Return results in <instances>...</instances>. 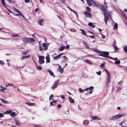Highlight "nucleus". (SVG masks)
<instances>
[{"instance_id": "f257e3e1", "label": "nucleus", "mask_w": 127, "mask_h": 127, "mask_svg": "<svg viewBox=\"0 0 127 127\" xmlns=\"http://www.w3.org/2000/svg\"><path fill=\"white\" fill-rule=\"evenodd\" d=\"M42 46L43 47V49L42 47L41 46L40 44H39V50L40 51H42L43 50L44 51H45L47 50L48 48V46L45 43H43L42 44Z\"/></svg>"}, {"instance_id": "f03ea898", "label": "nucleus", "mask_w": 127, "mask_h": 127, "mask_svg": "<svg viewBox=\"0 0 127 127\" xmlns=\"http://www.w3.org/2000/svg\"><path fill=\"white\" fill-rule=\"evenodd\" d=\"M94 88L93 87L91 86L89 88H86L84 90H83L81 88H80L79 89V91L80 93H82V92H84L85 91L88 90L90 89V92H89V94H91L92 93V89H94Z\"/></svg>"}, {"instance_id": "7ed1b4c3", "label": "nucleus", "mask_w": 127, "mask_h": 127, "mask_svg": "<svg viewBox=\"0 0 127 127\" xmlns=\"http://www.w3.org/2000/svg\"><path fill=\"white\" fill-rule=\"evenodd\" d=\"M110 12L107 10V11H104V21L105 22V24H107V21H108V13Z\"/></svg>"}, {"instance_id": "20e7f679", "label": "nucleus", "mask_w": 127, "mask_h": 127, "mask_svg": "<svg viewBox=\"0 0 127 127\" xmlns=\"http://www.w3.org/2000/svg\"><path fill=\"white\" fill-rule=\"evenodd\" d=\"M99 55V56L106 58L107 57V56L109 55V53L107 51H100Z\"/></svg>"}, {"instance_id": "39448f33", "label": "nucleus", "mask_w": 127, "mask_h": 127, "mask_svg": "<svg viewBox=\"0 0 127 127\" xmlns=\"http://www.w3.org/2000/svg\"><path fill=\"white\" fill-rule=\"evenodd\" d=\"M123 116V115L119 114L114 116L110 118V120H115L121 118Z\"/></svg>"}, {"instance_id": "423d86ee", "label": "nucleus", "mask_w": 127, "mask_h": 127, "mask_svg": "<svg viewBox=\"0 0 127 127\" xmlns=\"http://www.w3.org/2000/svg\"><path fill=\"white\" fill-rule=\"evenodd\" d=\"M39 63L40 64H43L44 62V57L42 56H39Z\"/></svg>"}, {"instance_id": "0eeeda50", "label": "nucleus", "mask_w": 127, "mask_h": 127, "mask_svg": "<svg viewBox=\"0 0 127 127\" xmlns=\"http://www.w3.org/2000/svg\"><path fill=\"white\" fill-rule=\"evenodd\" d=\"M14 10L15 12L18 13V14H15V15L16 16H21L24 19V16L22 13L18 9L16 8H14Z\"/></svg>"}, {"instance_id": "6e6552de", "label": "nucleus", "mask_w": 127, "mask_h": 127, "mask_svg": "<svg viewBox=\"0 0 127 127\" xmlns=\"http://www.w3.org/2000/svg\"><path fill=\"white\" fill-rule=\"evenodd\" d=\"M107 6H105L102 5H100L99 6V8L101 9L102 12L107 11Z\"/></svg>"}, {"instance_id": "1a4fd4ad", "label": "nucleus", "mask_w": 127, "mask_h": 127, "mask_svg": "<svg viewBox=\"0 0 127 127\" xmlns=\"http://www.w3.org/2000/svg\"><path fill=\"white\" fill-rule=\"evenodd\" d=\"M59 83V81H56L54 82V85L52 87V89L54 90L55 88L57 87Z\"/></svg>"}, {"instance_id": "9d476101", "label": "nucleus", "mask_w": 127, "mask_h": 127, "mask_svg": "<svg viewBox=\"0 0 127 127\" xmlns=\"http://www.w3.org/2000/svg\"><path fill=\"white\" fill-rule=\"evenodd\" d=\"M84 15L87 17L89 18H91L92 16L91 13L87 11H85L84 12Z\"/></svg>"}, {"instance_id": "9b49d317", "label": "nucleus", "mask_w": 127, "mask_h": 127, "mask_svg": "<svg viewBox=\"0 0 127 127\" xmlns=\"http://www.w3.org/2000/svg\"><path fill=\"white\" fill-rule=\"evenodd\" d=\"M110 75H108L107 79L106 82V85L107 86H109V83L110 81Z\"/></svg>"}, {"instance_id": "f8f14e48", "label": "nucleus", "mask_w": 127, "mask_h": 127, "mask_svg": "<svg viewBox=\"0 0 127 127\" xmlns=\"http://www.w3.org/2000/svg\"><path fill=\"white\" fill-rule=\"evenodd\" d=\"M87 3L88 4V5L89 6H91L92 4V3H93V0H86Z\"/></svg>"}, {"instance_id": "ddd939ff", "label": "nucleus", "mask_w": 127, "mask_h": 127, "mask_svg": "<svg viewBox=\"0 0 127 127\" xmlns=\"http://www.w3.org/2000/svg\"><path fill=\"white\" fill-rule=\"evenodd\" d=\"M28 42H33L35 40V39L33 38H28Z\"/></svg>"}, {"instance_id": "4468645a", "label": "nucleus", "mask_w": 127, "mask_h": 127, "mask_svg": "<svg viewBox=\"0 0 127 127\" xmlns=\"http://www.w3.org/2000/svg\"><path fill=\"white\" fill-rule=\"evenodd\" d=\"M83 43L85 46V47L86 48L89 49L90 48L89 46L88 45L86 42L84 41H83Z\"/></svg>"}, {"instance_id": "2eb2a0df", "label": "nucleus", "mask_w": 127, "mask_h": 127, "mask_svg": "<svg viewBox=\"0 0 127 127\" xmlns=\"http://www.w3.org/2000/svg\"><path fill=\"white\" fill-rule=\"evenodd\" d=\"M89 123V121L87 120H84L83 122V124L85 125H88Z\"/></svg>"}, {"instance_id": "dca6fc26", "label": "nucleus", "mask_w": 127, "mask_h": 127, "mask_svg": "<svg viewBox=\"0 0 127 127\" xmlns=\"http://www.w3.org/2000/svg\"><path fill=\"white\" fill-rule=\"evenodd\" d=\"M48 72L52 76H54V77H55V76L54 75L53 72L50 70H47Z\"/></svg>"}, {"instance_id": "f3484780", "label": "nucleus", "mask_w": 127, "mask_h": 127, "mask_svg": "<svg viewBox=\"0 0 127 127\" xmlns=\"http://www.w3.org/2000/svg\"><path fill=\"white\" fill-rule=\"evenodd\" d=\"M28 38L27 37H23L22 38V40L25 42H28Z\"/></svg>"}, {"instance_id": "a211bd4d", "label": "nucleus", "mask_w": 127, "mask_h": 127, "mask_svg": "<svg viewBox=\"0 0 127 127\" xmlns=\"http://www.w3.org/2000/svg\"><path fill=\"white\" fill-rule=\"evenodd\" d=\"M59 69L61 73H63L64 72V69L62 68L60 65L58 66Z\"/></svg>"}, {"instance_id": "6ab92c4d", "label": "nucleus", "mask_w": 127, "mask_h": 127, "mask_svg": "<svg viewBox=\"0 0 127 127\" xmlns=\"http://www.w3.org/2000/svg\"><path fill=\"white\" fill-rule=\"evenodd\" d=\"M80 30L82 32V34L84 35L87 36V35L86 34V32L84 30L82 29H80Z\"/></svg>"}, {"instance_id": "aec40b11", "label": "nucleus", "mask_w": 127, "mask_h": 127, "mask_svg": "<svg viewBox=\"0 0 127 127\" xmlns=\"http://www.w3.org/2000/svg\"><path fill=\"white\" fill-rule=\"evenodd\" d=\"M68 99L69 102L72 103H73L74 102V100L72 99L70 97H69Z\"/></svg>"}, {"instance_id": "412c9836", "label": "nucleus", "mask_w": 127, "mask_h": 127, "mask_svg": "<svg viewBox=\"0 0 127 127\" xmlns=\"http://www.w3.org/2000/svg\"><path fill=\"white\" fill-rule=\"evenodd\" d=\"M26 104L30 106H33L35 104V103H31V102H27L26 103Z\"/></svg>"}, {"instance_id": "4be33fe9", "label": "nucleus", "mask_w": 127, "mask_h": 127, "mask_svg": "<svg viewBox=\"0 0 127 127\" xmlns=\"http://www.w3.org/2000/svg\"><path fill=\"white\" fill-rule=\"evenodd\" d=\"M46 62L47 63H49L50 62V57L49 56H47L46 57Z\"/></svg>"}, {"instance_id": "5701e85b", "label": "nucleus", "mask_w": 127, "mask_h": 127, "mask_svg": "<svg viewBox=\"0 0 127 127\" xmlns=\"http://www.w3.org/2000/svg\"><path fill=\"white\" fill-rule=\"evenodd\" d=\"M16 124L17 126H19L21 125V124L19 121L16 120L15 121Z\"/></svg>"}, {"instance_id": "b1692460", "label": "nucleus", "mask_w": 127, "mask_h": 127, "mask_svg": "<svg viewBox=\"0 0 127 127\" xmlns=\"http://www.w3.org/2000/svg\"><path fill=\"white\" fill-rule=\"evenodd\" d=\"M30 57V55H28L27 56H24L21 58L22 60H23L26 58H29Z\"/></svg>"}, {"instance_id": "393cba45", "label": "nucleus", "mask_w": 127, "mask_h": 127, "mask_svg": "<svg viewBox=\"0 0 127 127\" xmlns=\"http://www.w3.org/2000/svg\"><path fill=\"white\" fill-rule=\"evenodd\" d=\"M60 58V57L59 55H58L54 57L53 59L55 60H57L59 59Z\"/></svg>"}, {"instance_id": "a878e982", "label": "nucleus", "mask_w": 127, "mask_h": 127, "mask_svg": "<svg viewBox=\"0 0 127 127\" xmlns=\"http://www.w3.org/2000/svg\"><path fill=\"white\" fill-rule=\"evenodd\" d=\"M12 112V111L11 110H7V111H6L5 112V113H4V114H11Z\"/></svg>"}, {"instance_id": "bb28decb", "label": "nucleus", "mask_w": 127, "mask_h": 127, "mask_svg": "<svg viewBox=\"0 0 127 127\" xmlns=\"http://www.w3.org/2000/svg\"><path fill=\"white\" fill-rule=\"evenodd\" d=\"M92 118L93 120H100V118L98 117L97 116H92Z\"/></svg>"}, {"instance_id": "cd10ccee", "label": "nucleus", "mask_w": 127, "mask_h": 127, "mask_svg": "<svg viewBox=\"0 0 127 127\" xmlns=\"http://www.w3.org/2000/svg\"><path fill=\"white\" fill-rule=\"evenodd\" d=\"M44 20L43 19L39 20L38 21V23L41 26L42 25V22L44 21Z\"/></svg>"}, {"instance_id": "c85d7f7f", "label": "nucleus", "mask_w": 127, "mask_h": 127, "mask_svg": "<svg viewBox=\"0 0 127 127\" xmlns=\"http://www.w3.org/2000/svg\"><path fill=\"white\" fill-rule=\"evenodd\" d=\"M0 99L1 100V101H2V102H3L4 103H8V102L7 101L4 100L2 98H0Z\"/></svg>"}, {"instance_id": "c756f323", "label": "nucleus", "mask_w": 127, "mask_h": 127, "mask_svg": "<svg viewBox=\"0 0 127 127\" xmlns=\"http://www.w3.org/2000/svg\"><path fill=\"white\" fill-rule=\"evenodd\" d=\"M86 9L87 11H88V12H90L91 11L90 8L88 6H86Z\"/></svg>"}, {"instance_id": "7c9ffc66", "label": "nucleus", "mask_w": 127, "mask_h": 127, "mask_svg": "<svg viewBox=\"0 0 127 127\" xmlns=\"http://www.w3.org/2000/svg\"><path fill=\"white\" fill-rule=\"evenodd\" d=\"M16 114V113L15 112H13L11 113L10 114V115L12 117H14L15 116V115Z\"/></svg>"}, {"instance_id": "2f4dec72", "label": "nucleus", "mask_w": 127, "mask_h": 127, "mask_svg": "<svg viewBox=\"0 0 127 127\" xmlns=\"http://www.w3.org/2000/svg\"><path fill=\"white\" fill-rule=\"evenodd\" d=\"M65 47L64 46L62 47L60 49V51H63V50H64L65 48Z\"/></svg>"}, {"instance_id": "473e14b6", "label": "nucleus", "mask_w": 127, "mask_h": 127, "mask_svg": "<svg viewBox=\"0 0 127 127\" xmlns=\"http://www.w3.org/2000/svg\"><path fill=\"white\" fill-rule=\"evenodd\" d=\"M94 51L96 53H97L98 54H99L100 53V51H99L98 50L96 49H95Z\"/></svg>"}, {"instance_id": "72a5a7b5", "label": "nucleus", "mask_w": 127, "mask_h": 127, "mask_svg": "<svg viewBox=\"0 0 127 127\" xmlns=\"http://www.w3.org/2000/svg\"><path fill=\"white\" fill-rule=\"evenodd\" d=\"M19 35L17 34H13L12 35V37H15L17 36H19Z\"/></svg>"}, {"instance_id": "f704fd0d", "label": "nucleus", "mask_w": 127, "mask_h": 127, "mask_svg": "<svg viewBox=\"0 0 127 127\" xmlns=\"http://www.w3.org/2000/svg\"><path fill=\"white\" fill-rule=\"evenodd\" d=\"M84 61L87 63H89L90 64H92V63L89 60H84Z\"/></svg>"}, {"instance_id": "c9c22d12", "label": "nucleus", "mask_w": 127, "mask_h": 127, "mask_svg": "<svg viewBox=\"0 0 127 127\" xmlns=\"http://www.w3.org/2000/svg\"><path fill=\"white\" fill-rule=\"evenodd\" d=\"M54 97V95H51L49 97V100H50L51 99L52 100H53V98Z\"/></svg>"}, {"instance_id": "e433bc0d", "label": "nucleus", "mask_w": 127, "mask_h": 127, "mask_svg": "<svg viewBox=\"0 0 127 127\" xmlns=\"http://www.w3.org/2000/svg\"><path fill=\"white\" fill-rule=\"evenodd\" d=\"M120 62L119 60L116 61L115 62V63L116 64H120Z\"/></svg>"}, {"instance_id": "4c0bfd02", "label": "nucleus", "mask_w": 127, "mask_h": 127, "mask_svg": "<svg viewBox=\"0 0 127 127\" xmlns=\"http://www.w3.org/2000/svg\"><path fill=\"white\" fill-rule=\"evenodd\" d=\"M118 25L117 23H115L114 26V28L117 29L118 28Z\"/></svg>"}, {"instance_id": "58836bf2", "label": "nucleus", "mask_w": 127, "mask_h": 127, "mask_svg": "<svg viewBox=\"0 0 127 127\" xmlns=\"http://www.w3.org/2000/svg\"><path fill=\"white\" fill-rule=\"evenodd\" d=\"M36 68L38 69L39 70H41L42 69V67L40 65H39L38 66H37V67H36Z\"/></svg>"}, {"instance_id": "ea45409f", "label": "nucleus", "mask_w": 127, "mask_h": 127, "mask_svg": "<svg viewBox=\"0 0 127 127\" xmlns=\"http://www.w3.org/2000/svg\"><path fill=\"white\" fill-rule=\"evenodd\" d=\"M2 1V4L3 6H5V3L4 2V0H1Z\"/></svg>"}, {"instance_id": "a19ab883", "label": "nucleus", "mask_w": 127, "mask_h": 127, "mask_svg": "<svg viewBox=\"0 0 127 127\" xmlns=\"http://www.w3.org/2000/svg\"><path fill=\"white\" fill-rule=\"evenodd\" d=\"M94 6H97V5L96 3L94 1L93 2V3L92 4Z\"/></svg>"}, {"instance_id": "79ce46f5", "label": "nucleus", "mask_w": 127, "mask_h": 127, "mask_svg": "<svg viewBox=\"0 0 127 127\" xmlns=\"http://www.w3.org/2000/svg\"><path fill=\"white\" fill-rule=\"evenodd\" d=\"M63 57L65 59V62H67L68 60V59L65 56H63Z\"/></svg>"}, {"instance_id": "37998d69", "label": "nucleus", "mask_w": 127, "mask_h": 127, "mask_svg": "<svg viewBox=\"0 0 127 127\" xmlns=\"http://www.w3.org/2000/svg\"><path fill=\"white\" fill-rule=\"evenodd\" d=\"M124 50L125 52H127V46H125L124 48Z\"/></svg>"}, {"instance_id": "c03bdc74", "label": "nucleus", "mask_w": 127, "mask_h": 127, "mask_svg": "<svg viewBox=\"0 0 127 127\" xmlns=\"http://www.w3.org/2000/svg\"><path fill=\"white\" fill-rule=\"evenodd\" d=\"M113 47L114 48L115 50L116 51L117 50H118L119 49L118 48H117V46H115Z\"/></svg>"}, {"instance_id": "a18cd8bd", "label": "nucleus", "mask_w": 127, "mask_h": 127, "mask_svg": "<svg viewBox=\"0 0 127 127\" xmlns=\"http://www.w3.org/2000/svg\"><path fill=\"white\" fill-rule=\"evenodd\" d=\"M87 37H89L91 38H95V37L94 36H93V35H91V36H88V35H87Z\"/></svg>"}, {"instance_id": "49530a36", "label": "nucleus", "mask_w": 127, "mask_h": 127, "mask_svg": "<svg viewBox=\"0 0 127 127\" xmlns=\"http://www.w3.org/2000/svg\"><path fill=\"white\" fill-rule=\"evenodd\" d=\"M104 70L106 72H107L108 75L110 74L109 72L106 69H105Z\"/></svg>"}, {"instance_id": "de8ad7c7", "label": "nucleus", "mask_w": 127, "mask_h": 127, "mask_svg": "<svg viewBox=\"0 0 127 127\" xmlns=\"http://www.w3.org/2000/svg\"><path fill=\"white\" fill-rule=\"evenodd\" d=\"M61 3H65V1L64 0H59Z\"/></svg>"}, {"instance_id": "09e8293b", "label": "nucleus", "mask_w": 127, "mask_h": 127, "mask_svg": "<svg viewBox=\"0 0 127 127\" xmlns=\"http://www.w3.org/2000/svg\"><path fill=\"white\" fill-rule=\"evenodd\" d=\"M96 73L97 74V75H100L101 74V71H99L98 72H96Z\"/></svg>"}, {"instance_id": "8fccbe9b", "label": "nucleus", "mask_w": 127, "mask_h": 127, "mask_svg": "<svg viewBox=\"0 0 127 127\" xmlns=\"http://www.w3.org/2000/svg\"><path fill=\"white\" fill-rule=\"evenodd\" d=\"M88 24L89 26H92L93 25V24L92 23L90 22L88 23Z\"/></svg>"}, {"instance_id": "3c124183", "label": "nucleus", "mask_w": 127, "mask_h": 127, "mask_svg": "<svg viewBox=\"0 0 127 127\" xmlns=\"http://www.w3.org/2000/svg\"><path fill=\"white\" fill-rule=\"evenodd\" d=\"M71 11H72V12H73L76 15L77 14V13H76V11H75L73 10L72 9H71Z\"/></svg>"}, {"instance_id": "603ef678", "label": "nucleus", "mask_w": 127, "mask_h": 127, "mask_svg": "<svg viewBox=\"0 0 127 127\" xmlns=\"http://www.w3.org/2000/svg\"><path fill=\"white\" fill-rule=\"evenodd\" d=\"M4 116V115L2 113H0V118L3 117Z\"/></svg>"}, {"instance_id": "864d4df0", "label": "nucleus", "mask_w": 127, "mask_h": 127, "mask_svg": "<svg viewBox=\"0 0 127 127\" xmlns=\"http://www.w3.org/2000/svg\"><path fill=\"white\" fill-rule=\"evenodd\" d=\"M116 42H115V41L113 43V44H112V45L114 47L115 46H115V45H116Z\"/></svg>"}, {"instance_id": "5fc2aeb1", "label": "nucleus", "mask_w": 127, "mask_h": 127, "mask_svg": "<svg viewBox=\"0 0 127 127\" xmlns=\"http://www.w3.org/2000/svg\"><path fill=\"white\" fill-rule=\"evenodd\" d=\"M13 85L12 84H10V83H8L6 85V87L8 86H12Z\"/></svg>"}, {"instance_id": "6e6d98bb", "label": "nucleus", "mask_w": 127, "mask_h": 127, "mask_svg": "<svg viewBox=\"0 0 127 127\" xmlns=\"http://www.w3.org/2000/svg\"><path fill=\"white\" fill-rule=\"evenodd\" d=\"M122 15L123 16V17H124L126 18V15H125V14L124 13H122Z\"/></svg>"}, {"instance_id": "4d7b16f0", "label": "nucleus", "mask_w": 127, "mask_h": 127, "mask_svg": "<svg viewBox=\"0 0 127 127\" xmlns=\"http://www.w3.org/2000/svg\"><path fill=\"white\" fill-rule=\"evenodd\" d=\"M69 48V46L68 45H67L66 46V49H68Z\"/></svg>"}, {"instance_id": "13d9d810", "label": "nucleus", "mask_w": 127, "mask_h": 127, "mask_svg": "<svg viewBox=\"0 0 127 127\" xmlns=\"http://www.w3.org/2000/svg\"><path fill=\"white\" fill-rule=\"evenodd\" d=\"M28 53V51H26V52H23L22 53L23 54H24L26 55V54H27Z\"/></svg>"}, {"instance_id": "bf43d9fd", "label": "nucleus", "mask_w": 127, "mask_h": 127, "mask_svg": "<svg viewBox=\"0 0 127 127\" xmlns=\"http://www.w3.org/2000/svg\"><path fill=\"white\" fill-rule=\"evenodd\" d=\"M71 31L72 32H76V30L73 29H71Z\"/></svg>"}, {"instance_id": "052dcab7", "label": "nucleus", "mask_w": 127, "mask_h": 127, "mask_svg": "<svg viewBox=\"0 0 127 127\" xmlns=\"http://www.w3.org/2000/svg\"><path fill=\"white\" fill-rule=\"evenodd\" d=\"M34 126L35 127H41V126L40 125H34Z\"/></svg>"}, {"instance_id": "680f3d73", "label": "nucleus", "mask_w": 127, "mask_h": 127, "mask_svg": "<svg viewBox=\"0 0 127 127\" xmlns=\"http://www.w3.org/2000/svg\"><path fill=\"white\" fill-rule=\"evenodd\" d=\"M87 32H89V33H90L92 34H94V33L93 32H91L90 31H87Z\"/></svg>"}, {"instance_id": "e2e57ef3", "label": "nucleus", "mask_w": 127, "mask_h": 127, "mask_svg": "<svg viewBox=\"0 0 127 127\" xmlns=\"http://www.w3.org/2000/svg\"><path fill=\"white\" fill-rule=\"evenodd\" d=\"M105 64H102L100 65V66L101 67H103Z\"/></svg>"}, {"instance_id": "0e129e2a", "label": "nucleus", "mask_w": 127, "mask_h": 127, "mask_svg": "<svg viewBox=\"0 0 127 127\" xmlns=\"http://www.w3.org/2000/svg\"><path fill=\"white\" fill-rule=\"evenodd\" d=\"M0 64H4V63L3 61L0 60Z\"/></svg>"}, {"instance_id": "69168bd1", "label": "nucleus", "mask_w": 127, "mask_h": 127, "mask_svg": "<svg viewBox=\"0 0 127 127\" xmlns=\"http://www.w3.org/2000/svg\"><path fill=\"white\" fill-rule=\"evenodd\" d=\"M106 58H108L110 59H113V58L112 57H111L110 56H107V57Z\"/></svg>"}, {"instance_id": "338daca9", "label": "nucleus", "mask_w": 127, "mask_h": 127, "mask_svg": "<svg viewBox=\"0 0 127 127\" xmlns=\"http://www.w3.org/2000/svg\"><path fill=\"white\" fill-rule=\"evenodd\" d=\"M61 98H63L64 99L65 98L63 95H61Z\"/></svg>"}, {"instance_id": "774afa93", "label": "nucleus", "mask_w": 127, "mask_h": 127, "mask_svg": "<svg viewBox=\"0 0 127 127\" xmlns=\"http://www.w3.org/2000/svg\"><path fill=\"white\" fill-rule=\"evenodd\" d=\"M61 105L60 104H59L57 106V107L58 108H59L61 107Z\"/></svg>"}]
</instances>
